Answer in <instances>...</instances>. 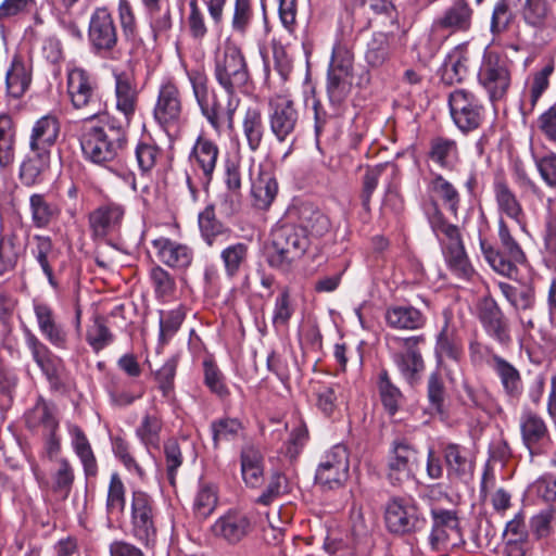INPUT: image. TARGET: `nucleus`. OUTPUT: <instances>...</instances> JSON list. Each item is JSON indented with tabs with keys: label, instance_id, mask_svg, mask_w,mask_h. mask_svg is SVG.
<instances>
[{
	"label": "nucleus",
	"instance_id": "4c0bfd02",
	"mask_svg": "<svg viewBox=\"0 0 556 556\" xmlns=\"http://www.w3.org/2000/svg\"><path fill=\"white\" fill-rule=\"evenodd\" d=\"M480 320L485 332L500 342L506 344L510 341L508 327L504 320L503 313L495 302L484 304L480 313Z\"/></svg>",
	"mask_w": 556,
	"mask_h": 556
},
{
	"label": "nucleus",
	"instance_id": "6e6552de",
	"mask_svg": "<svg viewBox=\"0 0 556 556\" xmlns=\"http://www.w3.org/2000/svg\"><path fill=\"white\" fill-rule=\"evenodd\" d=\"M477 78L492 103L503 100L511 84L510 61L500 52L485 48Z\"/></svg>",
	"mask_w": 556,
	"mask_h": 556
},
{
	"label": "nucleus",
	"instance_id": "a878e982",
	"mask_svg": "<svg viewBox=\"0 0 556 556\" xmlns=\"http://www.w3.org/2000/svg\"><path fill=\"white\" fill-rule=\"evenodd\" d=\"M251 195L253 205L260 210H267L278 193V182L270 168L258 166L257 175L250 173Z\"/></svg>",
	"mask_w": 556,
	"mask_h": 556
},
{
	"label": "nucleus",
	"instance_id": "5fc2aeb1",
	"mask_svg": "<svg viewBox=\"0 0 556 556\" xmlns=\"http://www.w3.org/2000/svg\"><path fill=\"white\" fill-rule=\"evenodd\" d=\"M29 207L31 222L37 228L47 227L60 214L58 206L47 201L46 195L41 193H34L30 195Z\"/></svg>",
	"mask_w": 556,
	"mask_h": 556
},
{
	"label": "nucleus",
	"instance_id": "c03bdc74",
	"mask_svg": "<svg viewBox=\"0 0 556 556\" xmlns=\"http://www.w3.org/2000/svg\"><path fill=\"white\" fill-rule=\"evenodd\" d=\"M445 262L454 275L460 279L469 280L475 269L465 251L463 241L446 244L442 248Z\"/></svg>",
	"mask_w": 556,
	"mask_h": 556
},
{
	"label": "nucleus",
	"instance_id": "5701e85b",
	"mask_svg": "<svg viewBox=\"0 0 556 556\" xmlns=\"http://www.w3.org/2000/svg\"><path fill=\"white\" fill-rule=\"evenodd\" d=\"M115 79V108L123 114L128 126L135 116L139 91L132 77L126 72L114 73Z\"/></svg>",
	"mask_w": 556,
	"mask_h": 556
},
{
	"label": "nucleus",
	"instance_id": "a211bd4d",
	"mask_svg": "<svg viewBox=\"0 0 556 556\" xmlns=\"http://www.w3.org/2000/svg\"><path fill=\"white\" fill-rule=\"evenodd\" d=\"M268 124L271 134L279 142L287 141L295 131L299 112L294 102L287 97H276L269 100Z\"/></svg>",
	"mask_w": 556,
	"mask_h": 556
},
{
	"label": "nucleus",
	"instance_id": "338daca9",
	"mask_svg": "<svg viewBox=\"0 0 556 556\" xmlns=\"http://www.w3.org/2000/svg\"><path fill=\"white\" fill-rule=\"evenodd\" d=\"M352 77L328 73L327 93L334 106H340L349 97L352 89Z\"/></svg>",
	"mask_w": 556,
	"mask_h": 556
},
{
	"label": "nucleus",
	"instance_id": "c85d7f7f",
	"mask_svg": "<svg viewBox=\"0 0 556 556\" xmlns=\"http://www.w3.org/2000/svg\"><path fill=\"white\" fill-rule=\"evenodd\" d=\"M469 62L468 45L463 42L454 47L442 64V80L447 85L465 80L469 73Z\"/></svg>",
	"mask_w": 556,
	"mask_h": 556
},
{
	"label": "nucleus",
	"instance_id": "bf43d9fd",
	"mask_svg": "<svg viewBox=\"0 0 556 556\" xmlns=\"http://www.w3.org/2000/svg\"><path fill=\"white\" fill-rule=\"evenodd\" d=\"M15 134L12 129L11 118L0 116V167L10 166L14 161Z\"/></svg>",
	"mask_w": 556,
	"mask_h": 556
},
{
	"label": "nucleus",
	"instance_id": "cd10ccee",
	"mask_svg": "<svg viewBox=\"0 0 556 556\" xmlns=\"http://www.w3.org/2000/svg\"><path fill=\"white\" fill-rule=\"evenodd\" d=\"M157 256L162 263L172 268L186 269L193 261V251L186 244L167 238L153 241Z\"/></svg>",
	"mask_w": 556,
	"mask_h": 556
},
{
	"label": "nucleus",
	"instance_id": "37998d69",
	"mask_svg": "<svg viewBox=\"0 0 556 556\" xmlns=\"http://www.w3.org/2000/svg\"><path fill=\"white\" fill-rule=\"evenodd\" d=\"M241 473L248 486L256 488L263 481V457L253 445H247L241 451Z\"/></svg>",
	"mask_w": 556,
	"mask_h": 556
},
{
	"label": "nucleus",
	"instance_id": "6ab92c4d",
	"mask_svg": "<svg viewBox=\"0 0 556 556\" xmlns=\"http://www.w3.org/2000/svg\"><path fill=\"white\" fill-rule=\"evenodd\" d=\"M212 534L228 545H237L252 531L248 515L238 510H228L215 520L211 527Z\"/></svg>",
	"mask_w": 556,
	"mask_h": 556
},
{
	"label": "nucleus",
	"instance_id": "69168bd1",
	"mask_svg": "<svg viewBox=\"0 0 556 556\" xmlns=\"http://www.w3.org/2000/svg\"><path fill=\"white\" fill-rule=\"evenodd\" d=\"M86 341L93 352L99 353L114 341V334L106 327L103 319L97 317L87 328Z\"/></svg>",
	"mask_w": 556,
	"mask_h": 556
},
{
	"label": "nucleus",
	"instance_id": "c756f323",
	"mask_svg": "<svg viewBox=\"0 0 556 556\" xmlns=\"http://www.w3.org/2000/svg\"><path fill=\"white\" fill-rule=\"evenodd\" d=\"M447 475L452 479H464L473 471V459L470 451L457 443H447L442 447Z\"/></svg>",
	"mask_w": 556,
	"mask_h": 556
},
{
	"label": "nucleus",
	"instance_id": "f8f14e48",
	"mask_svg": "<svg viewBox=\"0 0 556 556\" xmlns=\"http://www.w3.org/2000/svg\"><path fill=\"white\" fill-rule=\"evenodd\" d=\"M384 521L389 532L406 535L421 531L427 519L412 497H392L386 505Z\"/></svg>",
	"mask_w": 556,
	"mask_h": 556
},
{
	"label": "nucleus",
	"instance_id": "79ce46f5",
	"mask_svg": "<svg viewBox=\"0 0 556 556\" xmlns=\"http://www.w3.org/2000/svg\"><path fill=\"white\" fill-rule=\"evenodd\" d=\"M298 227H301L309 237L311 244L324 237L330 230L329 218L319 210L303 206L300 210Z\"/></svg>",
	"mask_w": 556,
	"mask_h": 556
},
{
	"label": "nucleus",
	"instance_id": "603ef678",
	"mask_svg": "<svg viewBox=\"0 0 556 556\" xmlns=\"http://www.w3.org/2000/svg\"><path fill=\"white\" fill-rule=\"evenodd\" d=\"M35 248L31 253L38 264L40 265L45 276L48 279L49 285L53 289H58L59 283L54 278L53 269L50 261L54 258L53 243L50 237L36 235L34 236Z\"/></svg>",
	"mask_w": 556,
	"mask_h": 556
},
{
	"label": "nucleus",
	"instance_id": "e2e57ef3",
	"mask_svg": "<svg viewBox=\"0 0 556 556\" xmlns=\"http://www.w3.org/2000/svg\"><path fill=\"white\" fill-rule=\"evenodd\" d=\"M430 188L443 201L448 211L456 215L460 203V195L456 188L442 175L434 176Z\"/></svg>",
	"mask_w": 556,
	"mask_h": 556
},
{
	"label": "nucleus",
	"instance_id": "4d7b16f0",
	"mask_svg": "<svg viewBox=\"0 0 556 556\" xmlns=\"http://www.w3.org/2000/svg\"><path fill=\"white\" fill-rule=\"evenodd\" d=\"M126 489L117 472L111 475L106 495V513L109 516L118 517L126 505Z\"/></svg>",
	"mask_w": 556,
	"mask_h": 556
},
{
	"label": "nucleus",
	"instance_id": "dca6fc26",
	"mask_svg": "<svg viewBox=\"0 0 556 556\" xmlns=\"http://www.w3.org/2000/svg\"><path fill=\"white\" fill-rule=\"evenodd\" d=\"M349 454L343 445H334L323 457L315 480L321 486L332 490L341 486L348 479Z\"/></svg>",
	"mask_w": 556,
	"mask_h": 556
},
{
	"label": "nucleus",
	"instance_id": "3c124183",
	"mask_svg": "<svg viewBox=\"0 0 556 556\" xmlns=\"http://www.w3.org/2000/svg\"><path fill=\"white\" fill-rule=\"evenodd\" d=\"M24 253V247L15 233L0 237V276L14 270L20 257Z\"/></svg>",
	"mask_w": 556,
	"mask_h": 556
},
{
	"label": "nucleus",
	"instance_id": "58836bf2",
	"mask_svg": "<svg viewBox=\"0 0 556 556\" xmlns=\"http://www.w3.org/2000/svg\"><path fill=\"white\" fill-rule=\"evenodd\" d=\"M386 323L394 329L415 330L426 323L424 314L413 306L394 305L387 308Z\"/></svg>",
	"mask_w": 556,
	"mask_h": 556
},
{
	"label": "nucleus",
	"instance_id": "2eb2a0df",
	"mask_svg": "<svg viewBox=\"0 0 556 556\" xmlns=\"http://www.w3.org/2000/svg\"><path fill=\"white\" fill-rule=\"evenodd\" d=\"M182 96L178 86L170 79L159 88L153 109L155 122L166 131L177 128L182 121Z\"/></svg>",
	"mask_w": 556,
	"mask_h": 556
},
{
	"label": "nucleus",
	"instance_id": "4be33fe9",
	"mask_svg": "<svg viewBox=\"0 0 556 556\" xmlns=\"http://www.w3.org/2000/svg\"><path fill=\"white\" fill-rule=\"evenodd\" d=\"M219 155L218 146L211 139L200 136L190 153V162L195 170L202 173L203 185L207 186L212 181Z\"/></svg>",
	"mask_w": 556,
	"mask_h": 556
},
{
	"label": "nucleus",
	"instance_id": "2f4dec72",
	"mask_svg": "<svg viewBox=\"0 0 556 556\" xmlns=\"http://www.w3.org/2000/svg\"><path fill=\"white\" fill-rule=\"evenodd\" d=\"M31 83V67L15 55L5 73V93L12 99L22 98Z\"/></svg>",
	"mask_w": 556,
	"mask_h": 556
},
{
	"label": "nucleus",
	"instance_id": "aec40b11",
	"mask_svg": "<svg viewBox=\"0 0 556 556\" xmlns=\"http://www.w3.org/2000/svg\"><path fill=\"white\" fill-rule=\"evenodd\" d=\"M124 215V205L116 202H106L94 208L88 216L92 238L104 239L115 231L121 226Z\"/></svg>",
	"mask_w": 556,
	"mask_h": 556
},
{
	"label": "nucleus",
	"instance_id": "4468645a",
	"mask_svg": "<svg viewBox=\"0 0 556 556\" xmlns=\"http://www.w3.org/2000/svg\"><path fill=\"white\" fill-rule=\"evenodd\" d=\"M418 451L407 440H395L388 457L387 479L392 485L402 486L415 477Z\"/></svg>",
	"mask_w": 556,
	"mask_h": 556
},
{
	"label": "nucleus",
	"instance_id": "7ed1b4c3",
	"mask_svg": "<svg viewBox=\"0 0 556 556\" xmlns=\"http://www.w3.org/2000/svg\"><path fill=\"white\" fill-rule=\"evenodd\" d=\"M84 156L94 164L112 162L128 143L127 129L114 123L104 126L84 125L79 137Z\"/></svg>",
	"mask_w": 556,
	"mask_h": 556
},
{
	"label": "nucleus",
	"instance_id": "412c9836",
	"mask_svg": "<svg viewBox=\"0 0 556 556\" xmlns=\"http://www.w3.org/2000/svg\"><path fill=\"white\" fill-rule=\"evenodd\" d=\"M488 366L496 375L505 396L517 401L523 393V381L519 369L500 355H491Z\"/></svg>",
	"mask_w": 556,
	"mask_h": 556
},
{
	"label": "nucleus",
	"instance_id": "49530a36",
	"mask_svg": "<svg viewBox=\"0 0 556 556\" xmlns=\"http://www.w3.org/2000/svg\"><path fill=\"white\" fill-rule=\"evenodd\" d=\"M150 25L155 35L172 28V12L169 0H141Z\"/></svg>",
	"mask_w": 556,
	"mask_h": 556
},
{
	"label": "nucleus",
	"instance_id": "ea45409f",
	"mask_svg": "<svg viewBox=\"0 0 556 556\" xmlns=\"http://www.w3.org/2000/svg\"><path fill=\"white\" fill-rule=\"evenodd\" d=\"M68 433L73 450L81 462L86 477H94L98 472L97 459L85 432L77 425H68Z\"/></svg>",
	"mask_w": 556,
	"mask_h": 556
},
{
	"label": "nucleus",
	"instance_id": "8fccbe9b",
	"mask_svg": "<svg viewBox=\"0 0 556 556\" xmlns=\"http://www.w3.org/2000/svg\"><path fill=\"white\" fill-rule=\"evenodd\" d=\"M242 131L250 151H257L265 134L262 113L257 108H249L245 111L242 121Z\"/></svg>",
	"mask_w": 556,
	"mask_h": 556
},
{
	"label": "nucleus",
	"instance_id": "052dcab7",
	"mask_svg": "<svg viewBox=\"0 0 556 556\" xmlns=\"http://www.w3.org/2000/svg\"><path fill=\"white\" fill-rule=\"evenodd\" d=\"M445 395L446 390L441 375L438 371L431 372L427 381V397L431 413L445 415Z\"/></svg>",
	"mask_w": 556,
	"mask_h": 556
},
{
	"label": "nucleus",
	"instance_id": "423d86ee",
	"mask_svg": "<svg viewBox=\"0 0 556 556\" xmlns=\"http://www.w3.org/2000/svg\"><path fill=\"white\" fill-rule=\"evenodd\" d=\"M498 238L500 248H494L486 241L480 240L482 254L496 273L513 278L517 275V266L526 263L527 257L502 217L498 220Z\"/></svg>",
	"mask_w": 556,
	"mask_h": 556
},
{
	"label": "nucleus",
	"instance_id": "ddd939ff",
	"mask_svg": "<svg viewBox=\"0 0 556 556\" xmlns=\"http://www.w3.org/2000/svg\"><path fill=\"white\" fill-rule=\"evenodd\" d=\"M66 88L72 105L76 110H88L86 119L98 116L101 112V99L92 75L81 67L67 71Z\"/></svg>",
	"mask_w": 556,
	"mask_h": 556
},
{
	"label": "nucleus",
	"instance_id": "7c9ffc66",
	"mask_svg": "<svg viewBox=\"0 0 556 556\" xmlns=\"http://www.w3.org/2000/svg\"><path fill=\"white\" fill-rule=\"evenodd\" d=\"M26 426L29 429H42V433L59 430L56 405L39 396L35 405L25 415Z\"/></svg>",
	"mask_w": 556,
	"mask_h": 556
},
{
	"label": "nucleus",
	"instance_id": "e433bc0d",
	"mask_svg": "<svg viewBox=\"0 0 556 556\" xmlns=\"http://www.w3.org/2000/svg\"><path fill=\"white\" fill-rule=\"evenodd\" d=\"M434 352L439 362L443 358L459 362L463 356L462 339L457 330L450 326L448 319H445L443 327L437 336Z\"/></svg>",
	"mask_w": 556,
	"mask_h": 556
},
{
	"label": "nucleus",
	"instance_id": "f03ea898",
	"mask_svg": "<svg viewBox=\"0 0 556 556\" xmlns=\"http://www.w3.org/2000/svg\"><path fill=\"white\" fill-rule=\"evenodd\" d=\"M473 18L475 9L470 0H451L441 15L432 21L419 55L427 60L432 59L450 36L468 33L472 28Z\"/></svg>",
	"mask_w": 556,
	"mask_h": 556
},
{
	"label": "nucleus",
	"instance_id": "13d9d810",
	"mask_svg": "<svg viewBox=\"0 0 556 556\" xmlns=\"http://www.w3.org/2000/svg\"><path fill=\"white\" fill-rule=\"evenodd\" d=\"M161 149L151 140H139L135 156L141 175H149L161 157Z\"/></svg>",
	"mask_w": 556,
	"mask_h": 556
},
{
	"label": "nucleus",
	"instance_id": "b1692460",
	"mask_svg": "<svg viewBox=\"0 0 556 556\" xmlns=\"http://www.w3.org/2000/svg\"><path fill=\"white\" fill-rule=\"evenodd\" d=\"M493 193L501 216H507L525 229L523 208L506 179L501 175H497L493 181Z\"/></svg>",
	"mask_w": 556,
	"mask_h": 556
},
{
	"label": "nucleus",
	"instance_id": "f257e3e1",
	"mask_svg": "<svg viewBox=\"0 0 556 556\" xmlns=\"http://www.w3.org/2000/svg\"><path fill=\"white\" fill-rule=\"evenodd\" d=\"M187 77L200 112L215 134L220 136L225 129L232 130L240 103L236 93L222 97L210 89L207 75L202 70L187 71Z\"/></svg>",
	"mask_w": 556,
	"mask_h": 556
},
{
	"label": "nucleus",
	"instance_id": "473e14b6",
	"mask_svg": "<svg viewBox=\"0 0 556 556\" xmlns=\"http://www.w3.org/2000/svg\"><path fill=\"white\" fill-rule=\"evenodd\" d=\"M24 338L34 362L50 382L56 381L59 379L58 368L50 349L28 328H24Z\"/></svg>",
	"mask_w": 556,
	"mask_h": 556
},
{
	"label": "nucleus",
	"instance_id": "bb28decb",
	"mask_svg": "<svg viewBox=\"0 0 556 556\" xmlns=\"http://www.w3.org/2000/svg\"><path fill=\"white\" fill-rule=\"evenodd\" d=\"M60 121L53 114L41 116L33 126L29 136V150L50 152L60 135Z\"/></svg>",
	"mask_w": 556,
	"mask_h": 556
},
{
	"label": "nucleus",
	"instance_id": "20e7f679",
	"mask_svg": "<svg viewBox=\"0 0 556 556\" xmlns=\"http://www.w3.org/2000/svg\"><path fill=\"white\" fill-rule=\"evenodd\" d=\"M311 247V237L301 227L289 220H280L271 230L273 251L268 262L273 267L289 269Z\"/></svg>",
	"mask_w": 556,
	"mask_h": 556
},
{
	"label": "nucleus",
	"instance_id": "f704fd0d",
	"mask_svg": "<svg viewBox=\"0 0 556 556\" xmlns=\"http://www.w3.org/2000/svg\"><path fill=\"white\" fill-rule=\"evenodd\" d=\"M163 429V418L156 405L148 408L140 424L136 428V437L147 447H159L161 441V432Z\"/></svg>",
	"mask_w": 556,
	"mask_h": 556
},
{
	"label": "nucleus",
	"instance_id": "6e6d98bb",
	"mask_svg": "<svg viewBox=\"0 0 556 556\" xmlns=\"http://www.w3.org/2000/svg\"><path fill=\"white\" fill-rule=\"evenodd\" d=\"M521 0H498L492 12L491 33L494 35L506 31L514 21V10L520 4Z\"/></svg>",
	"mask_w": 556,
	"mask_h": 556
},
{
	"label": "nucleus",
	"instance_id": "c9c22d12",
	"mask_svg": "<svg viewBox=\"0 0 556 556\" xmlns=\"http://www.w3.org/2000/svg\"><path fill=\"white\" fill-rule=\"evenodd\" d=\"M198 223L201 236L208 247L220 244L230 237V229L216 219L214 207L211 205L199 214Z\"/></svg>",
	"mask_w": 556,
	"mask_h": 556
},
{
	"label": "nucleus",
	"instance_id": "39448f33",
	"mask_svg": "<svg viewBox=\"0 0 556 556\" xmlns=\"http://www.w3.org/2000/svg\"><path fill=\"white\" fill-rule=\"evenodd\" d=\"M426 342L424 334L386 338L389 354L402 378L412 387L417 384L425 370V362L420 352V344Z\"/></svg>",
	"mask_w": 556,
	"mask_h": 556
},
{
	"label": "nucleus",
	"instance_id": "774afa93",
	"mask_svg": "<svg viewBox=\"0 0 556 556\" xmlns=\"http://www.w3.org/2000/svg\"><path fill=\"white\" fill-rule=\"evenodd\" d=\"M75 480L74 469L66 458L58 460V469L52 475V490L66 498Z\"/></svg>",
	"mask_w": 556,
	"mask_h": 556
},
{
	"label": "nucleus",
	"instance_id": "de8ad7c7",
	"mask_svg": "<svg viewBox=\"0 0 556 556\" xmlns=\"http://www.w3.org/2000/svg\"><path fill=\"white\" fill-rule=\"evenodd\" d=\"M552 15L553 9L548 0H526L521 5L523 22L536 29L546 27Z\"/></svg>",
	"mask_w": 556,
	"mask_h": 556
},
{
	"label": "nucleus",
	"instance_id": "72a5a7b5",
	"mask_svg": "<svg viewBox=\"0 0 556 556\" xmlns=\"http://www.w3.org/2000/svg\"><path fill=\"white\" fill-rule=\"evenodd\" d=\"M50 152L30 151L20 166L22 184L27 187L41 184L45 173L50 168Z\"/></svg>",
	"mask_w": 556,
	"mask_h": 556
},
{
	"label": "nucleus",
	"instance_id": "9b49d317",
	"mask_svg": "<svg viewBox=\"0 0 556 556\" xmlns=\"http://www.w3.org/2000/svg\"><path fill=\"white\" fill-rule=\"evenodd\" d=\"M521 440L531 459L551 456L556 462V439L548 430L545 419L530 409L523 410L519 418Z\"/></svg>",
	"mask_w": 556,
	"mask_h": 556
},
{
	"label": "nucleus",
	"instance_id": "a18cd8bd",
	"mask_svg": "<svg viewBox=\"0 0 556 556\" xmlns=\"http://www.w3.org/2000/svg\"><path fill=\"white\" fill-rule=\"evenodd\" d=\"M249 250V245L244 242H236L222 250L219 257L228 278L238 276L247 266Z\"/></svg>",
	"mask_w": 556,
	"mask_h": 556
},
{
	"label": "nucleus",
	"instance_id": "864d4df0",
	"mask_svg": "<svg viewBox=\"0 0 556 556\" xmlns=\"http://www.w3.org/2000/svg\"><path fill=\"white\" fill-rule=\"evenodd\" d=\"M498 289L502 295L516 311L531 309L535 303V292L531 286L515 287L507 282H500Z\"/></svg>",
	"mask_w": 556,
	"mask_h": 556
},
{
	"label": "nucleus",
	"instance_id": "1a4fd4ad",
	"mask_svg": "<svg viewBox=\"0 0 556 556\" xmlns=\"http://www.w3.org/2000/svg\"><path fill=\"white\" fill-rule=\"evenodd\" d=\"M159 510L155 501L148 493L136 490L131 495L130 532L146 548L155 545Z\"/></svg>",
	"mask_w": 556,
	"mask_h": 556
},
{
	"label": "nucleus",
	"instance_id": "09e8293b",
	"mask_svg": "<svg viewBox=\"0 0 556 556\" xmlns=\"http://www.w3.org/2000/svg\"><path fill=\"white\" fill-rule=\"evenodd\" d=\"M429 159L442 168H452L458 160L456 141L444 137L433 138L430 142Z\"/></svg>",
	"mask_w": 556,
	"mask_h": 556
},
{
	"label": "nucleus",
	"instance_id": "a19ab883",
	"mask_svg": "<svg viewBox=\"0 0 556 556\" xmlns=\"http://www.w3.org/2000/svg\"><path fill=\"white\" fill-rule=\"evenodd\" d=\"M393 39L392 34L374 33L365 51V61L368 66L372 68L381 67L390 59Z\"/></svg>",
	"mask_w": 556,
	"mask_h": 556
},
{
	"label": "nucleus",
	"instance_id": "0e129e2a",
	"mask_svg": "<svg viewBox=\"0 0 556 556\" xmlns=\"http://www.w3.org/2000/svg\"><path fill=\"white\" fill-rule=\"evenodd\" d=\"M353 63L352 50L343 43H337L332 49L328 73L352 77Z\"/></svg>",
	"mask_w": 556,
	"mask_h": 556
},
{
	"label": "nucleus",
	"instance_id": "393cba45",
	"mask_svg": "<svg viewBox=\"0 0 556 556\" xmlns=\"http://www.w3.org/2000/svg\"><path fill=\"white\" fill-rule=\"evenodd\" d=\"M34 314L42 336L55 348L64 349L67 336L63 327L56 323L52 307L41 301L34 300Z\"/></svg>",
	"mask_w": 556,
	"mask_h": 556
},
{
	"label": "nucleus",
	"instance_id": "9d476101",
	"mask_svg": "<svg viewBox=\"0 0 556 556\" xmlns=\"http://www.w3.org/2000/svg\"><path fill=\"white\" fill-rule=\"evenodd\" d=\"M447 103L452 121L462 132H471L483 124L486 109L475 92L456 88L450 92Z\"/></svg>",
	"mask_w": 556,
	"mask_h": 556
},
{
	"label": "nucleus",
	"instance_id": "680f3d73",
	"mask_svg": "<svg viewBox=\"0 0 556 556\" xmlns=\"http://www.w3.org/2000/svg\"><path fill=\"white\" fill-rule=\"evenodd\" d=\"M243 430L242 422L237 418H219L211 424L214 447L219 446L220 441L235 440Z\"/></svg>",
	"mask_w": 556,
	"mask_h": 556
},
{
	"label": "nucleus",
	"instance_id": "0eeeda50",
	"mask_svg": "<svg viewBox=\"0 0 556 556\" xmlns=\"http://www.w3.org/2000/svg\"><path fill=\"white\" fill-rule=\"evenodd\" d=\"M214 77L226 93H236L249 81V71L241 49L226 41L214 59Z\"/></svg>",
	"mask_w": 556,
	"mask_h": 556
},
{
	"label": "nucleus",
	"instance_id": "f3484780",
	"mask_svg": "<svg viewBox=\"0 0 556 556\" xmlns=\"http://www.w3.org/2000/svg\"><path fill=\"white\" fill-rule=\"evenodd\" d=\"M88 39L91 48L97 53L111 52L117 46V27L106 8H97L92 12L88 27Z\"/></svg>",
	"mask_w": 556,
	"mask_h": 556
}]
</instances>
